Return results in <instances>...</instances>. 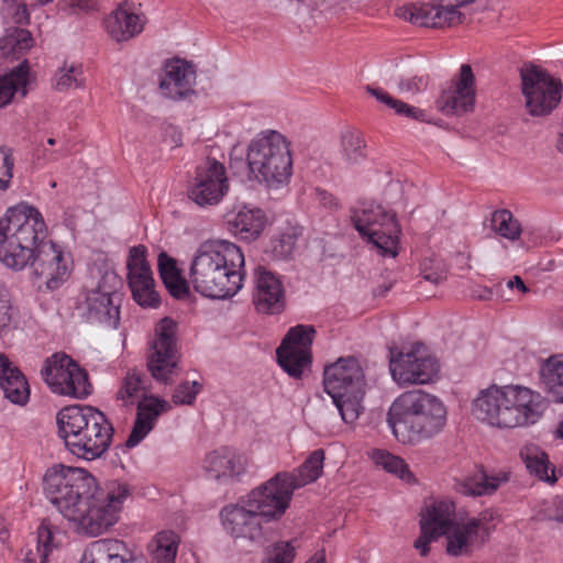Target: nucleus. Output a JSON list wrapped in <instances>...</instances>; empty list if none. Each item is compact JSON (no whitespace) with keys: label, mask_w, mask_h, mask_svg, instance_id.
<instances>
[{"label":"nucleus","mask_w":563,"mask_h":563,"mask_svg":"<svg viewBox=\"0 0 563 563\" xmlns=\"http://www.w3.org/2000/svg\"><path fill=\"white\" fill-rule=\"evenodd\" d=\"M46 224L40 211L20 203L0 219V262L15 272L29 267L36 278H46L51 289L67 276L63 253L46 240Z\"/></svg>","instance_id":"nucleus-1"},{"label":"nucleus","mask_w":563,"mask_h":563,"mask_svg":"<svg viewBox=\"0 0 563 563\" xmlns=\"http://www.w3.org/2000/svg\"><path fill=\"white\" fill-rule=\"evenodd\" d=\"M244 278V255L241 249L224 240L201 243L191 261L189 280L205 297L224 299L234 296Z\"/></svg>","instance_id":"nucleus-2"},{"label":"nucleus","mask_w":563,"mask_h":563,"mask_svg":"<svg viewBox=\"0 0 563 563\" xmlns=\"http://www.w3.org/2000/svg\"><path fill=\"white\" fill-rule=\"evenodd\" d=\"M545 409V400L530 388L519 385H492L473 400L476 419L497 428H516L534 423Z\"/></svg>","instance_id":"nucleus-3"},{"label":"nucleus","mask_w":563,"mask_h":563,"mask_svg":"<svg viewBox=\"0 0 563 563\" xmlns=\"http://www.w3.org/2000/svg\"><path fill=\"white\" fill-rule=\"evenodd\" d=\"M387 421L398 441L417 443L431 439L443 430L446 408L434 395L413 389L395 399Z\"/></svg>","instance_id":"nucleus-4"},{"label":"nucleus","mask_w":563,"mask_h":563,"mask_svg":"<svg viewBox=\"0 0 563 563\" xmlns=\"http://www.w3.org/2000/svg\"><path fill=\"white\" fill-rule=\"evenodd\" d=\"M57 422L66 448L82 460L100 459L112 443L113 427L95 407H66L58 412Z\"/></svg>","instance_id":"nucleus-5"},{"label":"nucleus","mask_w":563,"mask_h":563,"mask_svg":"<svg viewBox=\"0 0 563 563\" xmlns=\"http://www.w3.org/2000/svg\"><path fill=\"white\" fill-rule=\"evenodd\" d=\"M250 173L268 189L286 186L292 174L290 143L277 131L260 133L247 145Z\"/></svg>","instance_id":"nucleus-6"},{"label":"nucleus","mask_w":563,"mask_h":563,"mask_svg":"<svg viewBox=\"0 0 563 563\" xmlns=\"http://www.w3.org/2000/svg\"><path fill=\"white\" fill-rule=\"evenodd\" d=\"M130 495L128 484L111 481L104 489L97 486L65 517L79 533L96 537L106 532L119 519L124 500Z\"/></svg>","instance_id":"nucleus-7"},{"label":"nucleus","mask_w":563,"mask_h":563,"mask_svg":"<svg viewBox=\"0 0 563 563\" xmlns=\"http://www.w3.org/2000/svg\"><path fill=\"white\" fill-rule=\"evenodd\" d=\"M324 390L331 396L345 423H354L364 411V371L355 357H341L323 373Z\"/></svg>","instance_id":"nucleus-8"},{"label":"nucleus","mask_w":563,"mask_h":563,"mask_svg":"<svg viewBox=\"0 0 563 563\" xmlns=\"http://www.w3.org/2000/svg\"><path fill=\"white\" fill-rule=\"evenodd\" d=\"M44 492L51 503L66 517L78 501L90 496L97 486L92 475L82 468L55 465L44 476Z\"/></svg>","instance_id":"nucleus-9"},{"label":"nucleus","mask_w":563,"mask_h":563,"mask_svg":"<svg viewBox=\"0 0 563 563\" xmlns=\"http://www.w3.org/2000/svg\"><path fill=\"white\" fill-rule=\"evenodd\" d=\"M352 222L361 236L366 238L382 255L397 256L401 230L395 213L380 205L368 203L353 210Z\"/></svg>","instance_id":"nucleus-10"},{"label":"nucleus","mask_w":563,"mask_h":563,"mask_svg":"<svg viewBox=\"0 0 563 563\" xmlns=\"http://www.w3.org/2000/svg\"><path fill=\"white\" fill-rule=\"evenodd\" d=\"M521 91L525 107L533 117L550 114L562 98V85L547 70L526 64L520 69Z\"/></svg>","instance_id":"nucleus-11"},{"label":"nucleus","mask_w":563,"mask_h":563,"mask_svg":"<svg viewBox=\"0 0 563 563\" xmlns=\"http://www.w3.org/2000/svg\"><path fill=\"white\" fill-rule=\"evenodd\" d=\"M476 0H422L398 7L395 14L407 22L426 27H445L463 23L462 8Z\"/></svg>","instance_id":"nucleus-12"},{"label":"nucleus","mask_w":563,"mask_h":563,"mask_svg":"<svg viewBox=\"0 0 563 563\" xmlns=\"http://www.w3.org/2000/svg\"><path fill=\"white\" fill-rule=\"evenodd\" d=\"M41 375L49 389L62 396L85 398L91 393L87 372L65 353L47 357Z\"/></svg>","instance_id":"nucleus-13"},{"label":"nucleus","mask_w":563,"mask_h":563,"mask_svg":"<svg viewBox=\"0 0 563 563\" xmlns=\"http://www.w3.org/2000/svg\"><path fill=\"white\" fill-rule=\"evenodd\" d=\"M156 338L147 354V368L154 379L170 384L179 374L180 355L177 349V323L166 317L156 325Z\"/></svg>","instance_id":"nucleus-14"},{"label":"nucleus","mask_w":563,"mask_h":563,"mask_svg":"<svg viewBox=\"0 0 563 563\" xmlns=\"http://www.w3.org/2000/svg\"><path fill=\"white\" fill-rule=\"evenodd\" d=\"M288 479V472H278L244 497L265 522L279 519L288 509L296 490Z\"/></svg>","instance_id":"nucleus-15"},{"label":"nucleus","mask_w":563,"mask_h":563,"mask_svg":"<svg viewBox=\"0 0 563 563\" xmlns=\"http://www.w3.org/2000/svg\"><path fill=\"white\" fill-rule=\"evenodd\" d=\"M389 368L394 380L404 386L431 382L439 365L426 345L416 343L409 352H399L396 356L391 353Z\"/></svg>","instance_id":"nucleus-16"},{"label":"nucleus","mask_w":563,"mask_h":563,"mask_svg":"<svg viewBox=\"0 0 563 563\" xmlns=\"http://www.w3.org/2000/svg\"><path fill=\"white\" fill-rule=\"evenodd\" d=\"M314 334V328L305 324L292 327L287 332L276 354L278 364L289 376L300 378L310 364Z\"/></svg>","instance_id":"nucleus-17"},{"label":"nucleus","mask_w":563,"mask_h":563,"mask_svg":"<svg viewBox=\"0 0 563 563\" xmlns=\"http://www.w3.org/2000/svg\"><path fill=\"white\" fill-rule=\"evenodd\" d=\"M229 191V179L223 164L208 159L196 168L188 188V197L200 207L218 205Z\"/></svg>","instance_id":"nucleus-18"},{"label":"nucleus","mask_w":563,"mask_h":563,"mask_svg":"<svg viewBox=\"0 0 563 563\" xmlns=\"http://www.w3.org/2000/svg\"><path fill=\"white\" fill-rule=\"evenodd\" d=\"M247 505L249 503L242 497L238 503L224 506L220 511L222 527L235 540L241 539L262 544L265 521Z\"/></svg>","instance_id":"nucleus-19"},{"label":"nucleus","mask_w":563,"mask_h":563,"mask_svg":"<svg viewBox=\"0 0 563 563\" xmlns=\"http://www.w3.org/2000/svg\"><path fill=\"white\" fill-rule=\"evenodd\" d=\"M455 505L449 499L434 500L426 506L420 519V536L413 547L421 556L430 552V543L448 533L455 525Z\"/></svg>","instance_id":"nucleus-20"},{"label":"nucleus","mask_w":563,"mask_h":563,"mask_svg":"<svg viewBox=\"0 0 563 563\" xmlns=\"http://www.w3.org/2000/svg\"><path fill=\"white\" fill-rule=\"evenodd\" d=\"M475 97V77L472 67L463 64L457 77L439 97L437 107L445 115H462L473 111Z\"/></svg>","instance_id":"nucleus-21"},{"label":"nucleus","mask_w":563,"mask_h":563,"mask_svg":"<svg viewBox=\"0 0 563 563\" xmlns=\"http://www.w3.org/2000/svg\"><path fill=\"white\" fill-rule=\"evenodd\" d=\"M445 552L451 556H470L488 541L489 529L478 519L455 523L444 533Z\"/></svg>","instance_id":"nucleus-22"},{"label":"nucleus","mask_w":563,"mask_h":563,"mask_svg":"<svg viewBox=\"0 0 563 563\" xmlns=\"http://www.w3.org/2000/svg\"><path fill=\"white\" fill-rule=\"evenodd\" d=\"M246 465L244 454L225 446L209 453L203 460L202 470L207 477L230 484L245 473Z\"/></svg>","instance_id":"nucleus-23"},{"label":"nucleus","mask_w":563,"mask_h":563,"mask_svg":"<svg viewBox=\"0 0 563 563\" xmlns=\"http://www.w3.org/2000/svg\"><path fill=\"white\" fill-rule=\"evenodd\" d=\"M285 290L277 275L264 267L256 269L253 303L260 313L278 314L285 308Z\"/></svg>","instance_id":"nucleus-24"},{"label":"nucleus","mask_w":563,"mask_h":563,"mask_svg":"<svg viewBox=\"0 0 563 563\" xmlns=\"http://www.w3.org/2000/svg\"><path fill=\"white\" fill-rule=\"evenodd\" d=\"M195 84L196 71L194 67L181 59H174L165 65L159 89L165 97L180 100L195 92Z\"/></svg>","instance_id":"nucleus-25"},{"label":"nucleus","mask_w":563,"mask_h":563,"mask_svg":"<svg viewBox=\"0 0 563 563\" xmlns=\"http://www.w3.org/2000/svg\"><path fill=\"white\" fill-rule=\"evenodd\" d=\"M170 409L169 402L154 396L144 397L137 402L136 419L125 445H137L154 428L157 418Z\"/></svg>","instance_id":"nucleus-26"},{"label":"nucleus","mask_w":563,"mask_h":563,"mask_svg":"<svg viewBox=\"0 0 563 563\" xmlns=\"http://www.w3.org/2000/svg\"><path fill=\"white\" fill-rule=\"evenodd\" d=\"M121 301L100 292L87 290L81 309L87 321L102 323L117 329L120 322Z\"/></svg>","instance_id":"nucleus-27"},{"label":"nucleus","mask_w":563,"mask_h":563,"mask_svg":"<svg viewBox=\"0 0 563 563\" xmlns=\"http://www.w3.org/2000/svg\"><path fill=\"white\" fill-rule=\"evenodd\" d=\"M104 25L113 40L122 42L142 32L144 19L133 11L130 3L123 2L106 18Z\"/></svg>","instance_id":"nucleus-28"},{"label":"nucleus","mask_w":563,"mask_h":563,"mask_svg":"<svg viewBox=\"0 0 563 563\" xmlns=\"http://www.w3.org/2000/svg\"><path fill=\"white\" fill-rule=\"evenodd\" d=\"M266 223L264 212L258 208L242 207L227 214L229 231L244 241H254L263 232Z\"/></svg>","instance_id":"nucleus-29"},{"label":"nucleus","mask_w":563,"mask_h":563,"mask_svg":"<svg viewBox=\"0 0 563 563\" xmlns=\"http://www.w3.org/2000/svg\"><path fill=\"white\" fill-rule=\"evenodd\" d=\"M79 563H134L126 544L118 539H100L91 542Z\"/></svg>","instance_id":"nucleus-30"},{"label":"nucleus","mask_w":563,"mask_h":563,"mask_svg":"<svg viewBox=\"0 0 563 563\" xmlns=\"http://www.w3.org/2000/svg\"><path fill=\"white\" fill-rule=\"evenodd\" d=\"M0 387L4 397L13 404L24 405L30 396L29 384L22 372L0 355Z\"/></svg>","instance_id":"nucleus-31"},{"label":"nucleus","mask_w":563,"mask_h":563,"mask_svg":"<svg viewBox=\"0 0 563 563\" xmlns=\"http://www.w3.org/2000/svg\"><path fill=\"white\" fill-rule=\"evenodd\" d=\"M509 481L505 472L498 474H487L484 470L477 471L474 475L465 477L459 483V490L467 496L490 495L497 488Z\"/></svg>","instance_id":"nucleus-32"},{"label":"nucleus","mask_w":563,"mask_h":563,"mask_svg":"<svg viewBox=\"0 0 563 563\" xmlns=\"http://www.w3.org/2000/svg\"><path fill=\"white\" fill-rule=\"evenodd\" d=\"M540 383L556 402H563V355H552L540 368Z\"/></svg>","instance_id":"nucleus-33"},{"label":"nucleus","mask_w":563,"mask_h":563,"mask_svg":"<svg viewBox=\"0 0 563 563\" xmlns=\"http://www.w3.org/2000/svg\"><path fill=\"white\" fill-rule=\"evenodd\" d=\"M29 82L26 60L13 68L9 74L0 76V109L11 102L14 93H20L24 98L27 93L26 86Z\"/></svg>","instance_id":"nucleus-34"},{"label":"nucleus","mask_w":563,"mask_h":563,"mask_svg":"<svg viewBox=\"0 0 563 563\" xmlns=\"http://www.w3.org/2000/svg\"><path fill=\"white\" fill-rule=\"evenodd\" d=\"M158 271L165 287L173 297L180 299L189 294V286L183 278L176 261L165 252L158 255Z\"/></svg>","instance_id":"nucleus-35"},{"label":"nucleus","mask_w":563,"mask_h":563,"mask_svg":"<svg viewBox=\"0 0 563 563\" xmlns=\"http://www.w3.org/2000/svg\"><path fill=\"white\" fill-rule=\"evenodd\" d=\"M366 143L363 134L355 129H346L340 135V155L344 165L354 166L366 158Z\"/></svg>","instance_id":"nucleus-36"},{"label":"nucleus","mask_w":563,"mask_h":563,"mask_svg":"<svg viewBox=\"0 0 563 563\" xmlns=\"http://www.w3.org/2000/svg\"><path fill=\"white\" fill-rule=\"evenodd\" d=\"M323 461L324 451L316 450L294 473H288V481L294 488L298 489L316 482L322 475Z\"/></svg>","instance_id":"nucleus-37"},{"label":"nucleus","mask_w":563,"mask_h":563,"mask_svg":"<svg viewBox=\"0 0 563 563\" xmlns=\"http://www.w3.org/2000/svg\"><path fill=\"white\" fill-rule=\"evenodd\" d=\"M521 456L530 474L551 484L556 481L554 468L549 461V456L540 448L528 446L521 452Z\"/></svg>","instance_id":"nucleus-38"},{"label":"nucleus","mask_w":563,"mask_h":563,"mask_svg":"<svg viewBox=\"0 0 563 563\" xmlns=\"http://www.w3.org/2000/svg\"><path fill=\"white\" fill-rule=\"evenodd\" d=\"M145 254L146 249L143 245L134 246L130 250L126 263L129 287L154 282Z\"/></svg>","instance_id":"nucleus-39"},{"label":"nucleus","mask_w":563,"mask_h":563,"mask_svg":"<svg viewBox=\"0 0 563 563\" xmlns=\"http://www.w3.org/2000/svg\"><path fill=\"white\" fill-rule=\"evenodd\" d=\"M179 539L173 531L158 532L150 544L152 563H175Z\"/></svg>","instance_id":"nucleus-40"},{"label":"nucleus","mask_w":563,"mask_h":563,"mask_svg":"<svg viewBox=\"0 0 563 563\" xmlns=\"http://www.w3.org/2000/svg\"><path fill=\"white\" fill-rule=\"evenodd\" d=\"M34 45L30 31L14 27L7 31L5 36L0 41V49L3 56L20 57Z\"/></svg>","instance_id":"nucleus-41"},{"label":"nucleus","mask_w":563,"mask_h":563,"mask_svg":"<svg viewBox=\"0 0 563 563\" xmlns=\"http://www.w3.org/2000/svg\"><path fill=\"white\" fill-rule=\"evenodd\" d=\"M373 461L382 466L386 472L395 474L400 479L411 483L415 481L408 464L401 457L394 455L384 450H375L373 452Z\"/></svg>","instance_id":"nucleus-42"},{"label":"nucleus","mask_w":563,"mask_h":563,"mask_svg":"<svg viewBox=\"0 0 563 563\" xmlns=\"http://www.w3.org/2000/svg\"><path fill=\"white\" fill-rule=\"evenodd\" d=\"M490 227L494 232L510 241L517 240L521 234V225L509 210H496L492 214Z\"/></svg>","instance_id":"nucleus-43"},{"label":"nucleus","mask_w":563,"mask_h":563,"mask_svg":"<svg viewBox=\"0 0 563 563\" xmlns=\"http://www.w3.org/2000/svg\"><path fill=\"white\" fill-rule=\"evenodd\" d=\"M140 397L143 399L147 397L144 377L136 371L128 372L118 393V399H121L124 405H133Z\"/></svg>","instance_id":"nucleus-44"},{"label":"nucleus","mask_w":563,"mask_h":563,"mask_svg":"<svg viewBox=\"0 0 563 563\" xmlns=\"http://www.w3.org/2000/svg\"><path fill=\"white\" fill-rule=\"evenodd\" d=\"M297 236L296 229L287 228L286 231L272 238L267 252L276 260L290 257L296 246Z\"/></svg>","instance_id":"nucleus-45"},{"label":"nucleus","mask_w":563,"mask_h":563,"mask_svg":"<svg viewBox=\"0 0 563 563\" xmlns=\"http://www.w3.org/2000/svg\"><path fill=\"white\" fill-rule=\"evenodd\" d=\"M122 286L121 278L112 269L98 271L96 283H92L88 291L100 292L114 299L122 300V294L119 289Z\"/></svg>","instance_id":"nucleus-46"},{"label":"nucleus","mask_w":563,"mask_h":563,"mask_svg":"<svg viewBox=\"0 0 563 563\" xmlns=\"http://www.w3.org/2000/svg\"><path fill=\"white\" fill-rule=\"evenodd\" d=\"M82 82L84 77L81 67L79 65H67L65 63L55 75L54 88L57 91H66L81 87Z\"/></svg>","instance_id":"nucleus-47"},{"label":"nucleus","mask_w":563,"mask_h":563,"mask_svg":"<svg viewBox=\"0 0 563 563\" xmlns=\"http://www.w3.org/2000/svg\"><path fill=\"white\" fill-rule=\"evenodd\" d=\"M420 273L424 280L440 284L446 278V267L443 260L434 254L424 257L420 263Z\"/></svg>","instance_id":"nucleus-48"},{"label":"nucleus","mask_w":563,"mask_h":563,"mask_svg":"<svg viewBox=\"0 0 563 563\" xmlns=\"http://www.w3.org/2000/svg\"><path fill=\"white\" fill-rule=\"evenodd\" d=\"M52 551V531L46 522H43L37 530V547L36 553L29 551L25 554L26 563H35L36 556L40 558V563H45L48 554Z\"/></svg>","instance_id":"nucleus-49"},{"label":"nucleus","mask_w":563,"mask_h":563,"mask_svg":"<svg viewBox=\"0 0 563 563\" xmlns=\"http://www.w3.org/2000/svg\"><path fill=\"white\" fill-rule=\"evenodd\" d=\"M133 299L143 308H157L161 303L158 292L155 290V282L130 286Z\"/></svg>","instance_id":"nucleus-50"},{"label":"nucleus","mask_w":563,"mask_h":563,"mask_svg":"<svg viewBox=\"0 0 563 563\" xmlns=\"http://www.w3.org/2000/svg\"><path fill=\"white\" fill-rule=\"evenodd\" d=\"M349 8L346 0H313L312 12H319L325 19H331Z\"/></svg>","instance_id":"nucleus-51"},{"label":"nucleus","mask_w":563,"mask_h":563,"mask_svg":"<svg viewBox=\"0 0 563 563\" xmlns=\"http://www.w3.org/2000/svg\"><path fill=\"white\" fill-rule=\"evenodd\" d=\"M200 388L201 385L197 382L181 383L173 395V402L175 405H191L195 401Z\"/></svg>","instance_id":"nucleus-52"},{"label":"nucleus","mask_w":563,"mask_h":563,"mask_svg":"<svg viewBox=\"0 0 563 563\" xmlns=\"http://www.w3.org/2000/svg\"><path fill=\"white\" fill-rule=\"evenodd\" d=\"M0 155H2V173L0 176V190H7L13 176V157L9 150L0 146Z\"/></svg>","instance_id":"nucleus-53"},{"label":"nucleus","mask_w":563,"mask_h":563,"mask_svg":"<svg viewBox=\"0 0 563 563\" xmlns=\"http://www.w3.org/2000/svg\"><path fill=\"white\" fill-rule=\"evenodd\" d=\"M4 3L3 11H5L8 15H11L15 23L27 21L29 13L22 0H4Z\"/></svg>","instance_id":"nucleus-54"},{"label":"nucleus","mask_w":563,"mask_h":563,"mask_svg":"<svg viewBox=\"0 0 563 563\" xmlns=\"http://www.w3.org/2000/svg\"><path fill=\"white\" fill-rule=\"evenodd\" d=\"M395 113L401 117H405L410 120L419 121V122H429L428 114L424 110L406 103L400 100L398 107L395 110Z\"/></svg>","instance_id":"nucleus-55"},{"label":"nucleus","mask_w":563,"mask_h":563,"mask_svg":"<svg viewBox=\"0 0 563 563\" xmlns=\"http://www.w3.org/2000/svg\"><path fill=\"white\" fill-rule=\"evenodd\" d=\"M427 86V78L422 75H413L408 78H401L398 82L400 92L417 93Z\"/></svg>","instance_id":"nucleus-56"},{"label":"nucleus","mask_w":563,"mask_h":563,"mask_svg":"<svg viewBox=\"0 0 563 563\" xmlns=\"http://www.w3.org/2000/svg\"><path fill=\"white\" fill-rule=\"evenodd\" d=\"M365 89L378 102L385 104L386 107H388L389 109H393L394 111L396 110V108L398 107V104L400 102L399 99L394 98L391 95H389L387 91L383 90L382 88L366 86Z\"/></svg>","instance_id":"nucleus-57"},{"label":"nucleus","mask_w":563,"mask_h":563,"mask_svg":"<svg viewBox=\"0 0 563 563\" xmlns=\"http://www.w3.org/2000/svg\"><path fill=\"white\" fill-rule=\"evenodd\" d=\"M316 195H317L318 201L322 206L328 207V208L336 207V199L333 197L332 194H330L325 190L318 189Z\"/></svg>","instance_id":"nucleus-58"},{"label":"nucleus","mask_w":563,"mask_h":563,"mask_svg":"<svg viewBox=\"0 0 563 563\" xmlns=\"http://www.w3.org/2000/svg\"><path fill=\"white\" fill-rule=\"evenodd\" d=\"M554 512L552 518L559 522H563V498L556 497L553 500Z\"/></svg>","instance_id":"nucleus-59"},{"label":"nucleus","mask_w":563,"mask_h":563,"mask_svg":"<svg viewBox=\"0 0 563 563\" xmlns=\"http://www.w3.org/2000/svg\"><path fill=\"white\" fill-rule=\"evenodd\" d=\"M9 321H10L9 306L7 305L5 301L0 299V330L2 328L7 327Z\"/></svg>","instance_id":"nucleus-60"},{"label":"nucleus","mask_w":563,"mask_h":563,"mask_svg":"<svg viewBox=\"0 0 563 563\" xmlns=\"http://www.w3.org/2000/svg\"><path fill=\"white\" fill-rule=\"evenodd\" d=\"M507 285H508L509 288H515L516 287L517 289H519L522 292H528L529 291L528 287L525 285L523 280L519 276H515L512 279H510L508 282Z\"/></svg>","instance_id":"nucleus-61"},{"label":"nucleus","mask_w":563,"mask_h":563,"mask_svg":"<svg viewBox=\"0 0 563 563\" xmlns=\"http://www.w3.org/2000/svg\"><path fill=\"white\" fill-rule=\"evenodd\" d=\"M66 5L70 8H78L80 10L89 9V0H63Z\"/></svg>","instance_id":"nucleus-62"},{"label":"nucleus","mask_w":563,"mask_h":563,"mask_svg":"<svg viewBox=\"0 0 563 563\" xmlns=\"http://www.w3.org/2000/svg\"><path fill=\"white\" fill-rule=\"evenodd\" d=\"M307 563H325V554L323 551L317 553L309 562Z\"/></svg>","instance_id":"nucleus-63"},{"label":"nucleus","mask_w":563,"mask_h":563,"mask_svg":"<svg viewBox=\"0 0 563 563\" xmlns=\"http://www.w3.org/2000/svg\"><path fill=\"white\" fill-rule=\"evenodd\" d=\"M477 298L479 299H483V300H487L490 298L492 296V291L488 290V289H484L482 292H479L478 295H475Z\"/></svg>","instance_id":"nucleus-64"}]
</instances>
